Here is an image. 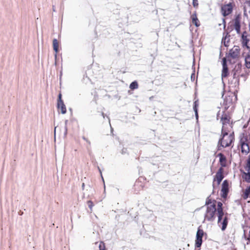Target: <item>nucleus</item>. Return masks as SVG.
I'll return each mask as SVG.
<instances>
[{"label": "nucleus", "mask_w": 250, "mask_h": 250, "mask_svg": "<svg viewBox=\"0 0 250 250\" xmlns=\"http://www.w3.org/2000/svg\"><path fill=\"white\" fill-rule=\"evenodd\" d=\"M216 211V206L210 205L206 207V210L204 215V221H212L215 218V213Z\"/></svg>", "instance_id": "nucleus-3"}, {"label": "nucleus", "mask_w": 250, "mask_h": 250, "mask_svg": "<svg viewBox=\"0 0 250 250\" xmlns=\"http://www.w3.org/2000/svg\"><path fill=\"white\" fill-rule=\"evenodd\" d=\"M223 204L221 202H219L217 203V208L216 211L218 214V224L219 226H221V229L224 230L228 225V218L227 216H225L223 219L224 213L222 208Z\"/></svg>", "instance_id": "nucleus-1"}, {"label": "nucleus", "mask_w": 250, "mask_h": 250, "mask_svg": "<svg viewBox=\"0 0 250 250\" xmlns=\"http://www.w3.org/2000/svg\"><path fill=\"white\" fill-rule=\"evenodd\" d=\"M99 249H100L99 250H105L104 245L102 242H100V243L99 244Z\"/></svg>", "instance_id": "nucleus-22"}, {"label": "nucleus", "mask_w": 250, "mask_h": 250, "mask_svg": "<svg viewBox=\"0 0 250 250\" xmlns=\"http://www.w3.org/2000/svg\"><path fill=\"white\" fill-rule=\"evenodd\" d=\"M84 183H83V185H82L83 188L84 187Z\"/></svg>", "instance_id": "nucleus-33"}, {"label": "nucleus", "mask_w": 250, "mask_h": 250, "mask_svg": "<svg viewBox=\"0 0 250 250\" xmlns=\"http://www.w3.org/2000/svg\"><path fill=\"white\" fill-rule=\"evenodd\" d=\"M56 127H55V129H54V132H55V133L56 132Z\"/></svg>", "instance_id": "nucleus-32"}, {"label": "nucleus", "mask_w": 250, "mask_h": 250, "mask_svg": "<svg viewBox=\"0 0 250 250\" xmlns=\"http://www.w3.org/2000/svg\"><path fill=\"white\" fill-rule=\"evenodd\" d=\"M223 69L222 72V78L226 77L228 75V68L227 64V60L225 58H224L222 60Z\"/></svg>", "instance_id": "nucleus-8"}, {"label": "nucleus", "mask_w": 250, "mask_h": 250, "mask_svg": "<svg viewBox=\"0 0 250 250\" xmlns=\"http://www.w3.org/2000/svg\"><path fill=\"white\" fill-rule=\"evenodd\" d=\"M57 107L58 110L61 111L62 114H65L66 113V107L63 103H58Z\"/></svg>", "instance_id": "nucleus-15"}, {"label": "nucleus", "mask_w": 250, "mask_h": 250, "mask_svg": "<svg viewBox=\"0 0 250 250\" xmlns=\"http://www.w3.org/2000/svg\"><path fill=\"white\" fill-rule=\"evenodd\" d=\"M241 151L243 153L248 154L249 152V146L247 143L241 141Z\"/></svg>", "instance_id": "nucleus-13"}, {"label": "nucleus", "mask_w": 250, "mask_h": 250, "mask_svg": "<svg viewBox=\"0 0 250 250\" xmlns=\"http://www.w3.org/2000/svg\"><path fill=\"white\" fill-rule=\"evenodd\" d=\"M67 120H66L65 121V131H64L65 135H66L67 132Z\"/></svg>", "instance_id": "nucleus-25"}, {"label": "nucleus", "mask_w": 250, "mask_h": 250, "mask_svg": "<svg viewBox=\"0 0 250 250\" xmlns=\"http://www.w3.org/2000/svg\"><path fill=\"white\" fill-rule=\"evenodd\" d=\"M194 110V112L195 113V114H198L197 113V107H195L193 108Z\"/></svg>", "instance_id": "nucleus-29"}, {"label": "nucleus", "mask_w": 250, "mask_h": 250, "mask_svg": "<svg viewBox=\"0 0 250 250\" xmlns=\"http://www.w3.org/2000/svg\"><path fill=\"white\" fill-rule=\"evenodd\" d=\"M232 8L230 4L224 5L222 7V12L224 16L229 15L232 12Z\"/></svg>", "instance_id": "nucleus-7"}, {"label": "nucleus", "mask_w": 250, "mask_h": 250, "mask_svg": "<svg viewBox=\"0 0 250 250\" xmlns=\"http://www.w3.org/2000/svg\"><path fill=\"white\" fill-rule=\"evenodd\" d=\"M191 19L192 20V22L196 26L198 27L200 25V22L197 17L196 14L195 13L191 16Z\"/></svg>", "instance_id": "nucleus-14"}, {"label": "nucleus", "mask_w": 250, "mask_h": 250, "mask_svg": "<svg viewBox=\"0 0 250 250\" xmlns=\"http://www.w3.org/2000/svg\"><path fill=\"white\" fill-rule=\"evenodd\" d=\"M63 103V101L62 100V95H61V94H60L59 95L58 103Z\"/></svg>", "instance_id": "nucleus-24"}, {"label": "nucleus", "mask_w": 250, "mask_h": 250, "mask_svg": "<svg viewBox=\"0 0 250 250\" xmlns=\"http://www.w3.org/2000/svg\"><path fill=\"white\" fill-rule=\"evenodd\" d=\"M197 101H195L194 103V107H193V108H195V107H197V106H198V103H197Z\"/></svg>", "instance_id": "nucleus-28"}, {"label": "nucleus", "mask_w": 250, "mask_h": 250, "mask_svg": "<svg viewBox=\"0 0 250 250\" xmlns=\"http://www.w3.org/2000/svg\"><path fill=\"white\" fill-rule=\"evenodd\" d=\"M229 131H222V137L218 141V149H220V147H226L229 146L232 143L233 137L230 134H228Z\"/></svg>", "instance_id": "nucleus-2"}, {"label": "nucleus", "mask_w": 250, "mask_h": 250, "mask_svg": "<svg viewBox=\"0 0 250 250\" xmlns=\"http://www.w3.org/2000/svg\"><path fill=\"white\" fill-rule=\"evenodd\" d=\"M216 202L215 200H212L209 197H208L206 199V207H208V206H209L210 205H215L216 206Z\"/></svg>", "instance_id": "nucleus-16"}, {"label": "nucleus", "mask_w": 250, "mask_h": 250, "mask_svg": "<svg viewBox=\"0 0 250 250\" xmlns=\"http://www.w3.org/2000/svg\"><path fill=\"white\" fill-rule=\"evenodd\" d=\"M192 3L194 7H197L198 5V0H193Z\"/></svg>", "instance_id": "nucleus-26"}, {"label": "nucleus", "mask_w": 250, "mask_h": 250, "mask_svg": "<svg viewBox=\"0 0 250 250\" xmlns=\"http://www.w3.org/2000/svg\"><path fill=\"white\" fill-rule=\"evenodd\" d=\"M240 48L238 46H234L229 51V55L232 58H236L238 57L240 54Z\"/></svg>", "instance_id": "nucleus-5"}, {"label": "nucleus", "mask_w": 250, "mask_h": 250, "mask_svg": "<svg viewBox=\"0 0 250 250\" xmlns=\"http://www.w3.org/2000/svg\"><path fill=\"white\" fill-rule=\"evenodd\" d=\"M229 38L226 36L223 38L222 42L224 43L225 46H228L229 45Z\"/></svg>", "instance_id": "nucleus-20"}, {"label": "nucleus", "mask_w": 250, "mask_h": 250, "mask_svg": "<svg viewBox=\"0 0 250 250\" xmlns=\"http://www.w3.org/2000/svg\"><path fill=\"white\" fill-rule=\"evenodd\" d=\"M87 204H88V207L90 208L91 210H92V207L94 206L92 202L91 201H88L87 202Z\"/></svg>", "instance_id": "nucleus-23"}, {"label": "nucleus", "mask_w": 250, "mask_h": 250, "mask_svg": "<svg viewBox=\"0 0 250 250\" xmlns=\"http://www.w3.org/2000/svg\"><path fill=\"white\" fill-rule=\"evenodd\" d=\"M250 196V186H249L244 191L243 194V198L247 199Z\"/></svg>", "instance_id": "nucleus-17"}, {"label": "nucleus", "mask_w": 250, "mask_h": 250, "mask_svg": "<svg viewBox=\"0 0 250 250\" xmlns=\"http://www.w3.org/2000/svg\"><path fill=\"white\" fill-rule=\"evenodd\" d=\"M224 176L223 175V169L222 168H219L218 171L217 172L215 177L214 179V182L217 181V185H219L222 179H223Z\"/></svg>", "instance_id": "nucleus-6"}, {"label": "nucleus", "mask_w": 250, "mask_h": 250, "mask_svg": "<svg viewBox=\"0 0 250 250\" xmlns=\"http://www.w3.org/2000/svg\"><path fill=\"white\" fill-rule=\"evenodd\" d=\"M99 170L100 173H101L102 172H101V169L99 168Z\"/></svg>", "instance_id": "nucleus-34"}, {"label": "nucleus", "mask_w": 250, "mask_h": 250, "mask_svg": "<svg viewBox=\"0 0 250 250\" xmlns=\"http://www.w3.org/2000/svg\"><path fill=\"white\" fill-rule=\"evenodd\" d=\"M83 139L85 140L87 143H88L89 144H90V142L89 140H88L85 137H83Z\"/></svg>", "instance_id": "nucleus-27"}, {"label": "nucleus", "mask_w": 250, "mask_h": 250, "mask_svg": "<svg viewBox=\"0 0 250 250\" xmlns=\"http://www.w3.org/2000/svg\"><path fill=\"white\" fill-rule=\"evenodd\" d=\"M229 184L227 180H225L222 184V187L221 189V192L222 193V196L223 198H225L228 194L229 189Z\"/></svg>", "instance_id": "nucleus-9"}, {"label": "nucleus", "mask_w": 250, "mask_h": 250, "mask_svg": "<svg viewBox=\"0 0 250 250\" xmlns=\"http://www.w3.org/2000/svg\"><path fill=\"white\" fill-rule=\"evenodd\" d=\"M212 186L213 187V188H214V183L213 184Z\"/></svg>", "instance_id": "nucleus-35"}, {"label": "nucleus", "mask_w": 250, "mask_h": 250, "mask_svg": "<svg viewBox=\"0 0 250 250\" xmlns=\"http://www.w3.org/2000/svg\"><path fill=\"white\" fill-rule=\"evenodd\" d=\"M218 156L219 157V162L222 167H225L227 166L226 157L222 153H219Z\"/></svg>", "instance_id": "nucleus-12"}, {"label": "nucleus", "mask_w": 250, "mask_h": 250, "mask_svg": "<svg viewBox=\"0 0 250 250\" xmlns=\"http://www.w3.org/2000/svg\"><path fill=\"white\" fill-rule=\"evenodd\" d=\"M243 178L246 182L250 183V173H245Z\"/></svg>", "instance_id": "nucleus-21"}, {"label": "nucleus", "mask_w": 250, "mask_h": 250, "mask_svg": "<svg viewBox=\"0 0 250 250\" xmlns=\"http://www.w3.org/2000/svg\"><path fill=\"white\" fill-rule=\"evenodd\" d=\"M53 49L57 53L58 51V48H59V43H58L57 39H55L53 40Z\"/></svg>", "instance_id": "nucleus-18"}, {"label": "nucleus", "mask_w": 250, "mask_h": 250, "mask_svg": "<svg viewBox=\"0 0 250 250\" xmlns=\"http://www.w3.org/2000/svg\"><path fill=\"white\" fill-rule=\"evenodd\" d=\"M204 231L202 229H198L196 233V238L195 240V247L200 248L202 243V238L204 235Z\"/></svg>", "instance_id": "nucleus-4"}, {"label": "nucleus", "mask_w": 250, "mask_h": 250, "mask_svg": "<svg viewBox=\"0 0 250 250\" xmlns=\"http://www.w3.org/2000/svg\"><path fill=\"white\" fill-rule=\"evenodd\" d=\"M102 115H103V117L104 118V113H102Z\"/></svg>", "instance_id": "nucleus-31"}, {"label": "nucleus", "mask_w": 250, "mask_h": 250, "mask_svg": "<svg viewBox=\"0 0 250 250\" xmlns=\"http://www.w3.org/2000/svg\"><path fill=\"white\" fill-rule=\"evenodd\" d=\"M138 87V84L137 82L134 81L131 83L129 85V88L131 89H137Z\"/></svg>", "instance_id": "nucleus-19"}, {"label": "nucleus", "mask_w": 250, "mask_h": 250, "mask_svg": "<svg viewBox=\"0 0 250 250\" xmlns=\"http://www.w3.org/2000/svg\"><path fill=\"white\" fill-rule=\"evenodd\" d=\"M233 26L237 33L239 34L240 33V20L239 17H236L234 19Z\"/></svg>", "instance_id": "nucleus-11"}, {"label": "nucleus", "mask_w": 250, "mask_h": 250, "mask_svg": "<svg viewBox=\"0 0 250 250\" xmlns=\"http://www.w3.org/2000/svg\"><path fill=\"white\" fill-rule=\"evenodd\" d=\"M195 115H196V119H197L198 117V114H195Z\"/></svg>", "instance_id": "nucleus-30"}, {"label": "nucleus", "mask_w": 250, "mask_h": 250, "mask_svg": "<svg viewBox=\"0 0 250 250\" xmlns=\"http://www.w3.org/2000/svg\"><path fill=\"white\" fill-rule=\"evenodd\" d=\"M221 121L222 122V131H229L228 129V126H230L229 124V120L227 117H223L221 118Z\"/></svg>", "instance_id": "nucleus-10"}]
</instances>
